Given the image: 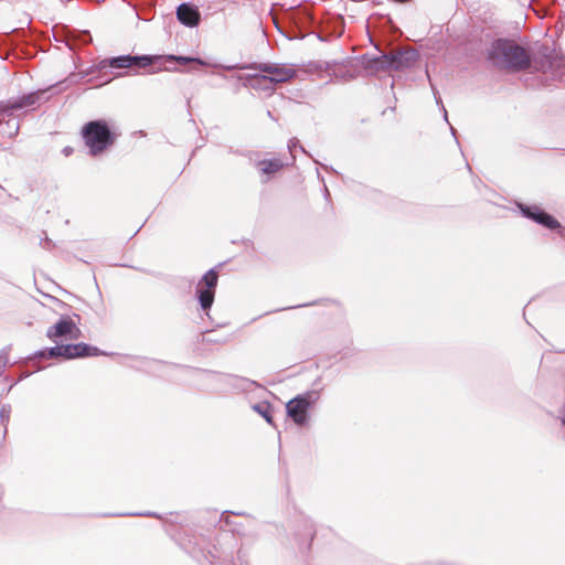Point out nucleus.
Here are the masks:
<instances>
[{
    "label": "nucleus",
    "mask_w": 565,
    "mask_h": 565,
    "mask_svg": "<svg viewBox=\"0 0 565 565\" xmlns=\"http://www.w3.org/2000/svg\"><path fill=\"white\" fill-rule=\"evenodd\" d=\"M318 179L323 183V195L327 201L330 200V192L324 183V178L320 174L319 170H317Z\"/></svg>",
    "instance_id": "30"
},
{
    "label": "nucleus",
    "mask_w": 565,
    "mask_h": 565,
    "mask_svg": "<svg viewBox=\"0 0 565 565\" xmlns=\"http://www.w3.org/2000/svg\"><path fill=\"white\" fill-rule=\"evenodd\" d=\"M230 515H236V516H250V514H248L247 512L245 511H231L230 512Z\"/></svg>",
    "instance_id": "35"
},
{
    "label": "nucleus",
    "mask_w": 565,
    "mask_h": 565,
    "mask_svg": "<svg viewBox=\"0 0 565 565\" xmlns=\"http://www.w3.org/2000/svg\"><path fill=\"white\" fill-rule=\"evenodd\" d=\"M515 207L522 217L530 220L546 230L556 231L557 234L565 239V227L554 215L545 211L543 207L537 204H526L519 201L515 202Z\"/></svg>",
    "instance_id": "6"
},
{
    "label": "nucleus",
    "mask_w": 565,
    "mask_h": 565,
    "mask_svg": "<svg viewBox=\"0 0 565 565\" xmlns=\"http://www.w3.org/2000/svg\"><path fill=\"white\" fill-rule=\"evenodd\" d=\"M79 136L87 148L88 156L97 158L115 146L121 131L113 120L96 118L81 127Z\"/></svg>",
    "instance_id": "2"
},
{
    "label": "nucleus",
    "mask_w": 565,
    "mask_h": 565,
    "mask_svg": "<svg viewBox=\"0 0 565 565\" xmlns=\"http://www.w3.org/2000/svg\"><path fill=\"white\" fill-rule=\"evenodd\" d=\"M320 166L327 172L338 173L331 166H327V164H320Z\"/></svg>",
    "instance_id": "36"
},
{
    "label": "nucleus",
    "mask_w": 565,
    "mask_h": 565,
    "mask_svg": "<svg viewBox=\"0 0 565 565\" xmlns=\"http://www.w3.org/2000/svg\"><path fill=\"white\" fill-rule=\"evenodd\" d=\"M81 316L73 313V316L62 315L58 320L49 327L46 330V337L54 343L62 338L65 340H77L82 335V331L78 328Z\"/></svg>",
    "instance_id": "8"
},
{
    "label": "nucleus",
    "mask_w": 565,
    "mask_h": 565,
    "mask_svg": "<svg viewBox=\"0 0 565 565\" xmlns=\"http://www.w3.org/2000/svg\"><path fill=\"white\" fill-rule=\"evenodd\" d=\"M247 556L248 553L243 547H239L237 551V561L241 565H247Z\"/></svg>",
    "instance_id": "27"
},
{
    "label": "nucleus",
    "mask_w": 565,
    "mask_h": 565,
    "mask_svg": "<svg viewBox=\"0 0 565 565\" xmlns=\"http://www.w3.org/2000/svg\"><path fill=\"white\" fill-rule=\"evenodd\" d=\"M555 352H557V353H565V348L564 349H559V350H555Z\"/></svg>",
    "instance_id": "49"
},
{
    "label": "nucleus",
    "mask_w": 565,
    "mask_h": 565,
    "mask_svg": "<svg viewBox=\"0 0 565 565\" xmlns=\"http://www.w3.org/2000/svg\"><path fill=\"white\" fill-rule=\"evenodd\" d=\"M218 281V274L215 267L209 269L199 280L195 289V298L200 309L206 317H210V310L214 303L215 290Z\"/></svg>",
    "instance_id": "7"
},
{
    "label": "nucleus",
    "mask_w": 565,
    "mask_h": 565,
    "mask_svg": "<svg viewBox=\"0 0 565 565\" xmlns=\"http://www.w3.org/2000/svg\"><path fill=\"white\" fill-rule=\"evenodd\" d=\"M230 152L231 153H235V154H244L243 152L238 151V150H233V148L231 147L230 148Z\"/></svg>",
    "instance_id": "45"
},
{
    "label": "nucleus",
    "mask_w": 565,
    "mask_h": 565,
    "mask_svg": "<svg viewBox=\"0 0 565 565\" xmlns=\"http://www.w3.org/2000/svg\"><path fill=\"white\" fill-rule=\"evenodd\" d=\"M296 148H299L302 152H306L305 148L300 145V141L297 138H291L288 142V149L291 152Z\"/></svg>",
    "instance_id": "28"
},
{
    "label": "nucleus",
    "mask_w": 565,
    "mask_h": 565,
    "mask_svg": "<svg viewBox=\"0 0 565 565\" xmlns=\"http://www.w3.org/2000/svg\"><path fill=\"white\" fill-rule=\"evenodd\" d=\"M320 398L319 390H308L297 394L286 403L287 416L298 426L305 427L310 422V411Z\"/></svg>",
    "instance_id": "5"
},
{
    "label": "nucleus",
    "mask_w": 565,
    "mask_h": 565,
    "mask_svg": "<svg viewBox=\"0 0 565 565\" xmlns=\"http://www.w3.org/2000/svg\"><path fill=\"white\" fill-rule=\"evenodd\" d=\"M18 382H19V380H18V381H9V384H10V385H9V387H8V390H7V393H9V392L12 390V387H13L14 385H17V383H18Z\"/></svg>",
    "instance_id": "39"
},
{
    "label": "nucleus",
    "mask_w": 565,
    "mask_h": 565,
    "mask_svg": "<svg viewBox=\"0 0 565 565\" xmlns=\"http://www.w3.org/2000/svg\"><path fill=\"white\" fill-rule=\"evenodd\" d=\"M426 75H427L428 79H430V76H429L428 71H426ZM429 83H430V87H431V89H433V94H434V97H435V100H436L437 105H440V106H441V108H443V111H444V119L448 122V115H447V110H446L445 106L443 105V102H441V98H440V96H439V93H438V90L436 89V87L434 86V84L431 83V81H429Z\"/></svg>",
    "instance_id": "25"
},
{
    "label": "nucleus",
    "mask_w": 565,
    "mask_h": 565,
    "mask_svg": "<svg viewBox=\"0 0 565 565\" xmlns=\"http://www.w3.org/2000/svg\"><path fill=\"white\" fill-rule=\"evenodd\" d=\"M129 267H130V268H134V269H136V270H138V271L145 273V274H150V271H149V270H147V269H145V268L134 267V266H129Z\"/></svg>",
    "instance_id": "40"
},
{
    "label": "nucleus",
    "mask_w": 565,
    "mask_h": 565,
    "mask_svg": "<svg viewBox=\"0 0 565 565\" xmlns=\"http://www.w3.org/2000/svg\"><path fill=\"white\" fill-rule=\"evenodd\" d=\"M393 2H397V3H405V2H408L409 0H392Z\"/></svg>",
    "instance_id": "47"
},
{
    "label": "nucleus",
    "mask_w": 565,
    "mask_h": 565,
    "mask_svg": "<svg viewBox=\"0 0 565 565\" xmlns=\"http://www.w3.org/2000/svg\"><path fill=\"white\" fill-rule=\"evenodd\" d=\"M74 152V149L71 147V146H66L62 149V153L65 156V157H68L71 156L72 153Z\"/></svg>",
    "instance_id": "34"
},
{
    "label": "nucleus",
    "mask_w": 565,
    "mask_h": 565,
    "mask_svg": "<svg viewBox=\"0 0 565 565\" xmlns=\"http://www.w3.org/2000/svg\"><path fill=\"white\" fill-rule=\"evenodd\" d=\"M43 241L47 245L46 246L47 248H50L51 246H54V243L47 236H45V238Z\"/></svg>",
    "instance_id": "37"
},
{
    "label": "nucleus",
    "mask_w": 565,
    "mask_h": 565,
    "mask_svg": "<svg viewBox=\"0 0 565 565\" xmlns=\"http://www.w3.org/2000/svg\"><path fill=\"white\" fill-rule=\"evenodd\" d=\"M162 58L158 64H162L163 62H178L180 64H189L194 63L199 66H207L209 64L199 56H185V55H160Z\"/></svg>",
    "instance_id": "20"
},
{
    "label": "nucleus",
    "mask_w": 565,
    "mask_h": 565,
    "mask_svg": "<svg viewBox=\"0 0 565 565\" xmlns=\"http://www.w3.org/2000/svg\"><path fill=\"white\" fill-rule=\"evenodd\" d=\"M71 344V360L74 359H84V358H92V356H113L116 355L114 352H106L100 350L99 348L86 343V342H77V343H70Z\"/></svg>",
    "instance_id": "15"
},
{
    "label": "nucleus",
    "mask_w": 565,
    "mask_h": 565,
    "mask_svg": "<svg viewBox=\"0 0 565 565\" xmlns=\"http://www.w3.org/2000/svg\"><path fill=\"white\" fill-rule=\"evenodd\" d=\"M316 533V525L312 520L303 516L298 521L297 529L294 532V540L301 554L310 551Z\"/></svg>",
    "instance_id": "10"
},
{
    "label": "nucleus",
    "mask_w": 565,
    "mask_h": 565,
    "mask_svg": "<svg viewBox=\"0 0 565 565\" xmlns=\"http://www.w3.org/2000/svg\"><path fill=\"white\" fill-rule=\"evenodd\" d=\"M216 67H220L224 71H234V70H256L265 74L268 77V83L276 85L278 83L288 82L294 78L297 74V71L288 66L287 64L280 63H247V64H233V65H224L216 64Z\"/></svg>",
    "instance_id": "4"
},
{
    "label": "nucleus",
    "mask_w": 565,
    "mask_h": 565,
    "mask_svg": "<svg viewBox=\"0 0 565 565\" xmlns=\"http://www.w3.org/2000/svg\"><path fill=\"white\" fill-rule=\"evenodd\" d=\"M390 60L387 53H382L381 55L363 54L361 57L363 67L369 71L371 75L390 71Z\"/></svg>",
    "instance_id": "14"
},
{
    "label": "nucleus",
    "mask_w": 565,
    "mask_h": 565,
    "mask_svg": "<svg viewBox=\"0 0 565 565\" xmlns=\"http://www.w3.org/2000/svg\"><path fill=\"white\" fill-rule=\"evenodd\" d=\"M107 516H147L162 519V515L153 511L109 513Z\"/></svg>",
    "instance_id": "23"
},
{
    "label": "nucleus",
    "mask_w": 565,
    "mask_h": 565,
    "mask_svg": "<svg viewBox=\"0 0 565 565\" xmlns=\"http://www.w3.org/2000/svg\"><path fill=\"white\" fill-rule=\"evenodd\" d=\"M318 303V301H311V302H307V303H301V305H297V306H290V307H287L286 309H295V308H302V307H309V306H313Z\"/></svg>",
    "instance_id": "33"
},
{
    "label": "nucleus",
    "mask_w": 565,
    "mask_h": 565,
    "mask_svg": "<svg viewBox=\"0 0 565 565\" xmlns=\"http://www.w3.org/2000/svg\"><path fill=\"white\" fill-rule=\"evenodd\" d=\"M110 81H111L110 78L105 79V81H104V84H107V83H109Z\"/></svg>",
    "instance_id": "52"
},
{
    "label": "nucleus",
    "mask_w": 565,
    "mask_h": 565,
    "mask_svg": "<svg viewBox=\"0 0 565 565\" xmlns=\"http://www.w3.org/2000/svg\"><path fill=\"white\" fill-rule=\"evenodd\" d=\"M126 74H128V72H125V73H116L115 77L122 76V75H126Z\"/></svg>",
    "instance_id": "48"
},
{
    "label": "nucleus",
    "mask_w": 565,
    "mask_h": 565,
    "mask_svg": "<svg viewBox=\"0 0 565 565\" xmlns=\"http://www.w3.org/2000/svg\"><path fill=\"white\" fill-rule=\"evenodd\" d=\"M317 38H318V40H319V41H321V42L327 41V39H326L322 34H320V33H318V34H317Z\"/></svg>",
    "instance_id": "43"
},
{
    "label": "nucleus",
    "mask_w": 565,
    "mask_h": 565,
    "mask_svg": "<svg viewBox=\"0 0 565 565\" xmlns=\"http://www.w3.org/2000/svg\"><path fill=\"white\" fill-rule=\"evenodd\" d=\"M450 131H451V135L454 136V138L456 139V142L459 143L458 139H457V136H456V129L454 127H450Z\"/></svg>",
    "instance_id": "42"
},
{
    "label": "nucleus",
    "mask_w": 565,
    "mask_h": 565,
    "mask_svg": "<svg viewBox=\"0 0 565 565\" xmlns=\"http://www.w3.org/2000/svg\"><path fill=\"white\" fill-rule=\"evenodd\" d=\"M273 404L268 401H262L252 405V409L262 416L267 424L275 426L273 417Z\"/></svg>",
    "instance_id": "21"
},
{
    "label": "nucleus",
    "mask_w": 565,
    "mask_h": 565,
    "mask_svg": "<svg viewBox=\"0 0 565 565\" xmlns=\"http://www.w3.org/2000/svg\"><path fill=\"white\" fill-rule=\"evenodd\" d=\"M420 565H443V564L441 563L428 562V563H423Z\"/></svg>",
    "instance_id": "46"
},
{
    "label": "nucleus",
    "mask_w": 565,
    "mask_h": 565,
    "mask_svg": "<svg viewBox=\"0 0 565 565\" xmlns=\"http://www.w3.org/2000/svg\"><path fill=\"white\" fill-rule=\"evenodd\" d=\"M8 362L9 361L7 356L0 355V376L3 374Z\"/></svg>",
    "instance_id": "31"
},
{
    "label": "nucleus",
    "mask_w": 565,
    "mask_h": 565,
    "mask_svg": "<svg viewBox=\"0 0 565 565\" xmlns=\"http://www.w3.org/2000/svg\"><path fill=\"white\" fill-rule=\"evenodd\" d=\"M230 512H231V510H226V511L222 512V514L220 516V522H222L226 526H228V530L234 535L244 536L246 533L245 526L242 523L233 521L231 519Z\"/></svg>",
    "instance_id": "22"
},
{
    "label": "nucleus",
    "mask_w": 565,
    "mask_h": 565,
    "mask_svg": "<svg viewBox=\"0 0 565 565\" xmlns=\"http://www.w3.org/2000/svg\"><path fill=\"white\" fill-rule=\"evenodd\" d=\"M290 23L292 24L290 32H284L278 28L279 32L289 40H302L306 35L305 30L315 24V18L307 11H297L290 14Z\"/></svg>",
    "instance_id": "11"
},
{
    "label": "nucleus",
    "mask_w": 565,
    "mask_h": 565,
    "mask_svg": "<svg viewBox=\"0 0 565 565\" xmlns=\"http://www.w3.org/2000/svg\"><path fill=\"white\" fill-rule=\"evenodd\" d=\"M487 60L499 70L550 72L565 82V62L557 61L547 52L532 53L514 40H493L488 49Z\"/></svg>",
    "instance_id": "1"
},
{
    "label": "nucleus",
    "mask_w": 565,
    "mask_h": 565,
    "mask_svg": "<svg viewBox=\"0 0 565 565\" xmlns=\"http://www.w3.org/2000/svg\"><path fill=\"white\" fill-rule=\"evenodd\" d=\"M201 371L204 373H207V374H217V372L213 371V370H201Z\"/></svg>",
    "instance_id": "44"
},
{
    "label": "nucleus",
    "mask_w": 565,
    "mask_h": 565,
    "mask_svg": "<svg viewBox=\"0 0 565 565\" xmlns=\"http://www.w3.org/2000/svg\"><path fill=\"white\" fill-rule=\"evenodd\" d=\"M84 38H85V40H84V42H85V43H88V42H90V41H92V36H90V34H89V33H87V32H85V33H84Z\"/></svg>",
    "instance_id": "41"
},
{
    "label": "nucleus",
    "mask_w": 565,
    "mask_h": 565,
    "mask_svg": "<svg viewBox=\"0 0 565 565\" xmlns=\"http://www.w3.org/2000/svg\"><path fill=\"white\" fill-rule=\"evenodd\" d=\"M177 19L186 28H195L201 22V12L192 2H182L177 7Z\"/></svg>",
    "instance_id": "13"
},
{
    "label": "nucleus",
    "mask_w": 565,
    "mask_h": 565,
    "mask_svg": "<svg viewBox=\"0 0 565 565\" xmlns=\"http://www.w3.org/2000/svg\"><path fill=\"white\" fill-rule=\"evenodd\" d=\"M45 93L46 89H38L18 97L9 98L6 102H0V114L3 116H12L15 111L34 108L35 105L40 104Z\"/></svg>",
    "instance_id": "9"
},
{
    "label": "nucleus",
    "mask_w": 565,
    "mask_h": 565,
    "mask_svg": "<svg viewBox=\"0 0 565 565\" xmlns=\"http://www.w3.org/2000/svg\"><path fill=\"white\" fill-rule=\"evenodd\" d=\"M226 324H227L226 322H224V323H218V324H216V327H218V328H220V327H225Z\"/></svg>",
    "instance_id": "51"
},
{
    "label": "nucleus",
    "mask_w": 565,
    "mask_h": 565,
    "mask_svg": "<svg viewBox=\"0 0 565 565\" xmlns=\"http://www.w3.org/2000/svg\"><path fill=\"white\" fill-rule=\"evenodd\" d=\"M8 126L10 128V136H13V135H17L18 131H19V124L18 122H13L12 125L10 122H8Z\"/></svg>",
    "instance_id": "32"
},
{
    "label": "nucleus",
    "mask_w": 565,
    "mask_h": 565,
    "mask_svg": "<svg viewBox=\"0 0 565 565\" xmlns=\"http://www.w3.org/2000/svg\"><path fill=\"white\" fill-rule=\"evenodd\" d=\"M225 377L228 380L227 384L231 385L237 392L249 391L250 386H260V384H258L256 381L249 380L247 377L233 374H225Z\"/></svg>",
    "instance_id": "19"
},
{
    "label": "nucleus",
    "mask_w": 565,
    "mask_h": 565,
    "mask_svg": "<svg viewBox=\"0 0 565 565\" xmlns=\"http://www.w3.org/2000/svg\"><path fill=\"white\" fill-rule=\"evenodd\" d=\"M237 78L243 81L242 85L244 87H252L257 90H266L270 87L266 85L268 83V77L265 76V74H245V75H237Z\"/></svg>",
    "instance_id": "18"
},
{
    "label": "nucleus",
    "mask_w": 565,
    "mask_h": 565,
    "mask_svg": "<svg viewBox=\"0 0 565 565\" xmlns=\"http://www.w3.org/2000/svg\"><path fill=\"white\" fill-rule=\"evenodd\" d=\"M161 56L157 54H121L117 56L105 57L90 66L86 75L93 74L97 71L99 74H114L118 70L129 68L138 74V70L152 67L158 65Z\"/></svg>",
    "instance_id": "3"
},
{
    "label": "nucleus",
    "mask_w": 565,
    "mask_h": 565,
    "mask_svg": "<svg viewBox=\"0 0 565 565\" xmlns=\"http://www.w3.org/2000/svg\"><path fill=\"white\" fill-rule=\"evenodd\" d=\"M390 60V71H404L413 67L419 60V52L416 49H403L393 53H387Z\"/></svg>",
    "instance_id": "12"
},
{
    "label": "nucleus",
    "mask_w": 565,
    "mask_h": 565,
    "mask_svg": "<svg viewBox=\"0 0 565 565\" xmlns=\"http://www.w3.org/2000/svg\"><path fill=\"white\" fill-rule=\"evenodd\" d=\"M210 330H205L202 334L201 342L204 344H218V343H226L228 341V338H212L209 337Z\"/></svg>",
    "instance_id": "24"
},
{
    "label": "nucleus",
    "mask_w": 565,
    "mask_h": 565,
    "mask_svg": "<svg viewBox=\"0 0 565 565\" xmlns=\"http://www.w3.org/2000/svg\"><path fill=\"white\" fill-rule=\"evenodd\" d=\"M161 70H162V68H161V67H159V68H157V70H151L149 73H151V74H152V73H156V72L161 71Z\"/></svg>",
    "instance_id": "50"
},
{
    "label": "nucleus",
    "mask_w": 565,
    "mask_h": 565,
    "mask_svg": "<svg viewBox=\"0 0 565 565\" xmlns=\"http://www.w3.org/2000/svg\"><path fill=\"white\" fill-rule=\"evenodd\" d=\"M11 406L9 404H4L0 409V420L3 424H7L10 419Z\"/></svg>",
    "instance_id": "26"
},
{
    "label": "nucleus",
    "mask_w": 565,
    "mask_h": 565,
    "mask_svg": "<svg viewBox=\"0 0 565 565\" xmlns=\"http://www.w3.org/2000/svg\"><path fill=\"white\" fill-rule=\"evenodd\" d=\"M34 356L42 360L63 359L71 360V344H58L43 348L34 353Z\"/></svg>",
    "instance_id": "16"
},
{
    "label": "nucleus",
    "mask_w": 565,
    "mask_h": 565,
    "mask_svg": "<svg viewBox=\"0 0 565 565\" xmlns=\"http://www.w3.org/2000/svg\"><path fill=\"white\" fill-rule=\"evenodd\" d=\"M18 382H19V380H18V381H9V384H10V385H9V387H8V390H7V393H9V392L12 390V387H13L14 385H17V383H18Z\"/></svg>",
    "instance_id": "38"
},
{
    "label": "nucleus",
    "mask_w": 565,
    "mask_h": 565,
    "mask_svg": "<svg viewBox=\"0 0 565 565\" xmlns=\"http://www.w3.org/2000/svg\"><path fill=\"white\" fill-rule=\"evenodd\" d=\"M255 167H257L260 171L262 183H267L270 180V177L276 174L284 168V162L278 158L271 159H259L254 162Z\"/></svg>",
    "instance_id": "17"
},
{
    "label": "nucleus",
    "mask_w": 565,
    "mask_h": 565,
    "mask_svg": "<svg viewBox=\"0 0 565 565\" xmlns=\"http://www.w3.org/2000/svg\"><path fill=\"white\" fill-rule=\"evenodd\" d=\"M213 561L211 563H214V565H237L232 559H221L220 557H216L215 555H212Z\"/></svg>",
    "instance_id": "29"
}]
</instances>
